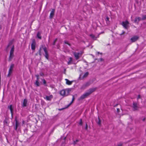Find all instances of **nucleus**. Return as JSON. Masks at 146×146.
I'll list each match as a JSON object with an SVG mask.
<instances>
[{
  "instance_id": "72a5a7b5",
  "label": "nucleus",
  "mask_w": 146,
  "mask_h": 146,
  "mask_svg": "<svg viewBox=\"0 0 146 146\" xmlns=\"http://www.w3.org/2000/svg\"><path fill=\"white\" fill-rule=\"evenodd\" d=\"M57 38H56L54 40L53 43V44H52L53 45H55V42H56L57 40Z\"/></svg>"
},
{
  "instance_id": "c03bdc74",
  "label": "nucleus",
  "mask_w": 146,
  "mask_h": 146,
  "mask_svg": "<svg viewBox=\"0 0 146 146\" xmlns=\"http://www.w3.org/2000/svg\"><path fill=\"white\" fill-rule=\"evenodd\" d=\"M100 60L101 61H102L104 60V59L102 58H100Z\"/></svg>"
},
{
  "instance_id": "ea45409f",
  "label": "nucleus",
  "mask_w": 146,
  "mask_h": 146,
  "mask_svg": "<svg viewBox=\"0 0 146 146\" xmlns=\"http://www.w3.org/2000/svg\"><path fill=\"white\" fill-rule=\"evenodd\" d=\"M117 113H119L120 111L119 109L117 108Z\"/></svg>"
},
{
  "instance_id": "9b49d317",
  "label": "nucleus",
  "mask_w": 146,
  "mask_h": 146,
  "mask_svg": "<svg viewBox=\"0 0 146 146\" xmlns=\"http://www.w3.org/2000/svg\"><path fill=\"white\" fill-rule=\"evenodd\" d=\"M14 56V54L10 53L8 59L9 61H11Z\"/></svg>"
},
{
  "instance_id": "bb28decb",
  "label": "nucleus",
  "mask_w": 146,
  "mask_h": 146,
  "mask_svg": "<svg viewBox=\"0 0 146 146\" xmlns=\"http://www.w3.org/2000/svg\"><path fill=\"white\" fill-rule=\"evenodd\" d=\"M90 36L94 40H96V37H95L94 35L92 34H91L90 35Z\"/></svg>"
},
{
  "instance_id": "b1692460",
  "label": "nucleus",
  "mask_w": 146,
  "mask_h": 146,
  "mask_svg": "<svg viewBox=\"0 0 146 146\" xmlns=\"http://www.w3.org/2000/svg\"><path fill=\"white\" fill-rule=\"evenodd\" d=\"M65 93H66V94H67V96L69 94L70 91V90L69 89H68L66 90H65Z\"/></svg>"
},
{
  "instance_id": "de8ad7c7",
  "label": "nucleus",
  "mask_w": 146,
  "mask_h": 146,
  "mask_svg": "<svg viewBox=\"0 0 146 146\" xmlns=\"http://www.w3.org/2000/svg\"><path fill=\"white\" fill-rule=\"evenodd\" d=\"M66 139V137H64L63 138V140H64V141H65Z\"/></svg>"
},
{
  "instance_id": "e433bc0d",
  "label": "nucleus",
  "mask_w": 146,
  "mask_h": 146,
  "mask_svg": "<svg viewBox=\"0 0 146 146\" xmlns=\"http://www.w3.org/2000/svg\"><path fill=\"white\" fill-rule=\"evenodd\" d=\"M109 17H106V21L107 22V21H109Z\"/></svg>"
},
{
  "instance_id": "412c9836",
  "label": "nucleus",
  "mask_w": 146,
  "mask_h": 146,
  "mask_svg": "<svg viewBox=\"0 0 146 146\" xmlns=\"http://www.w3.org/2000/svg\"><path fill=\"white\" fill-rule=\"evenodd\" d=\"M37 36L38 38H39L40 39H41V36H40V32H38L37 34Z\"/></svg>"
},
{
  "instance_id": "dca6fc26",
  "label": "nucleus",
  "mask_w": 146,
  "mask_h": 146,
  "mask_svg": "<svg viewBox=\"0 0 146 146\" xmlns=\"http://www.w3.org/2000/svg\"><path fill=\"white\" fill-rule=\"evenodd\" d=\"M52 96L50 95V96H46L45 97V99L47 100L50 101L51 99L52 98Z\"/></svg>"
},
{
  "instance_id": "aec40b11",
  "label": "nucleus",
  "mask_w": 146,
  "mask_h": 146,
  "mask_svg": "<svg viewBox=\"0 0 146 146\" xmlns=\"http://www.w3.org/2000/svg\"><path fill=\"white\" fill-rule=\"evenodd\" d=\"M13 41L11 40L10 41L7 46V48H8L11 45L13 44Z\"/></svg>"
},
{
  "instance_id": "79ce46f5",
  "label": "nucleus",
  "mask_w": 146,
  "mask_h": 146,
  "mask_svg": "<svg viewBox=\"0 0 146 146\" xmlns=\"http://www.w3.org/2000/svg\"><path fill=\"white\" fill-rule=\"evenodd\" d=\"M40 76H43L44 74L42 73H40Z\"/></svg>"
},
{
  "instance_id": "a878e982",
  "label": "nucleus",
  "mask_w": 146,
  "mask_h": 146,
  "mask_svg": "<svg viewBox=\"0 0 146 146\" xmlns=\"http://www.w3.org/2000/svg\"><path fill=\"white\" fill-rule=\"evenodd\" d=\"M15 126L16 127H18L19 124V123H18V122L16 118H15Z\"/></svg>"
},
{
  "instance_id": "49530a36",
  "label": "nucleus",
  "mask_w": 146,
  "mask_h": 146,
  "mask_svg": "<svg viewBox=\"0 0 146 146\" xmlns=\"http://www.w3.org/2000/svg\"><path fill=\"white\" fill-rule=\"evenodd\" d=\"M97 53L98 54H102V53H100V52H97Z\"/></svg>"
},
{
  "instance_id": "09e8293b",
  "label": "nucleus",
  "mask_w": 146,
  "mask_h": 146,
  "mask_svg": "<svg viewBox=\"0 0 146 146\" xmlns=\"http://www.w3.org/2000/svg\"><path fill=\"white\" fill-rule=\"evenodd\" d=\"M118 104H116L114 106V107H116L117 106H118Z\"/></svg>"
},
{
  "instance_id": "2eb2a0df",
  "label": "nucleus",
  "mask_w": 146,
  "mask_h": 146,
  "mask_svg": "<svg viewBox=\"0 0 146 146\" xmlns=\"http://www.w3.org/2000/svg\"><path fill=\"white\" fill-rule=\"evenodd\" d=\"M8 108L10 110L11 113V114L12 115L13 112V109L12 108V105H11L10 106H8Z\"/></svg>"
},
{
  "instance_id": "8fccbe9b",
  "label": "nucleus",
  "mask_w": 146,
  "mask_h": 146,
  "mask_svg": "<svg viewBox=\"0 0 146 146\" xmlns=\"http://www.w3.org/2000/svg\"><path fill=\"white\" fill-rule=\"evenodd\" d=\"M145 120V118H143V121H144Z\"/></svg>"
},
{
  "instance_id": "4c0bfd02",
  "label": "nucleus",
  "mask_w": 146,
  "mask_h": 146,
  "mask_svg": "<svg viewBox=\"0 0 146 146\" xmlns=\"http://www.w3.org/2000/svg\"><path fill=\"white\" fill-rule=\"evenodd\" d=\"M122 144L121 143H119L117 145V146H122Z\"/></svg>"
},
{
  "instance_id": "393cba45",
  "label": "nucleus",
  "mask_w": 146,
  "mask_h": 146,
  "mask_svg": "<svg viewBox=\"0 0 146 146\" xmlns=\"http://www.w3.org/2000/svg\"><path fill=\"white\" fill-rule=\"evenodd\" d=\"M74 100V96L73 95L72 96V101L70 103L69 105H68V107L69 106H70L73 103V102Z\"/></svg>"
},
{
  "instance_id": "423d86ee",
  "label": "nucleus",
  "mask_w": 146,
  "mask_h": 146,
  "mask_svg": "<svg viewBox=\"0 0 146 146\" xmlns=\"http://www.w3.org/2000/svg\"><path fill=\"white\" fill-rule=\"evenodd\" d=\"M129 24V22L127 21H125L123 22L122 25L125 29H127Z\"/></svg>"
},
{
  "instance_id": "c9c22d12",
  "label": "nucleus",
  "mask_w": 146,
  "mask_h": 146,
  "mask_svg": "<svg viewBox=\"0 0 146 146\" xmlns=\"http://www.w3.org/2000/svg\"><path fill=\"white\" fill-rule=\"evenodd\" d=\"M36 76V77L37 80H39V75H35Z\"/></svg>"
},
{
  "instance_id": "c85d7f7f",
  "label": "nucleus",
  "mask_w": 146,
  "mask_h": 146,
  "mask_svg": "<svg viewBox=\"0 0 146 146\" xmlns=\"http://www.w3.org/2000/svg\"><path fill=\"white\" fill-rule=\"evenodd\" d=\"M79 141V140L78 139H76V141H73V144L74 145H75L76 144L77 142H78Z\"/></svg>"
},
{
  "instance_id": "6ab92c4d",
  "label": "nucleus",
  "mask_w": 146,
  "mask_h": 146,
  "mask_svg": "<svg viewBox=\"0 0 146 146\" xmlns=\"http://www.w3.org/2000/svg\"><path fill=\"white\" fill-rule=\"evenodd\" d=\"M141 20V18L140 17H136L135 18V22L136 23L137 22H138L140 20Z\"/></svg>"
},
{
  "instance_id": "9d476101",
  "label": "nucleus",
  "mask_w": 146,
  "mask_h": 146,
  "mask_svg": "<svg viewBox=\"0 0 146 146\" xmlns=\"http://www.w3.org/2000/svg\"><path fill=\"white\" fill-rule=\"evenodd\" d=\"M60 94L61 95L63 96H67V94H66V93H65V90H61L60 92Z\"/></svg>"
},
{
  "instance_id": "7c9ffc66",
  "label": "nucleus",
  "mask_w": 146,
  "mask_h": 146,
  "mask_svg": "<svg viewBox=\"0 0 146 146\" xmlns=\"http://www.w3.org/2000/svg\"><path fill=\"white\" fill-rule=\"evenodd\" d=\"M146 19V15H143L142 16V18L141 19V20H144Z\"/></svg>"
},
{
  "instance_id": "473e14b6",
  "label": "nucleus",
  "mask_w": 146,
  "mask_h": 146,
  "mask_svg": "<svg viewBox=\"0 0 146 146\" xmlns=\"http://www.w3.org/2000/svg\"><path fill=\"white\" fill-rule=\"evenodd\" d=\"M42 81H43V83L44 84V85L45 86H46V80L44 79L42 80Z\"/></svg>"
},
{
  "instance_id": "a211bd4d",
  "label": "nucleus",
  "mask_w": 146,
  "mask_h": 146,
  "mask_svg": "<svg viewBox=\"0 0 146 146\" xmlns=\"http://www.w3.org/2000/svg\"><path fill=\"white\" fill-rule=\"evenodd\" d=\"M96 122L99 125H100L101 124V121L99 117H98V119L96 120Z\"/></svg>"
},
{
  "instance_id": "f704fd0d",
  "label": "nucleus",
  "mask_w": 146,
  "mask_h": 146,
  "mask_svg": "<svg viewBox=\"0 0 146 146\" xmlns=\"http://www.w3.org/2000/svg\"><path fill=\"white\" fill-rule=\"evenodd\" d=\"M64 43H65V44H68V45H69V46H70V44H69V43H68V42L67 41H64Z\"/></svg>"
},
{
  "instance_id": "2f4dec72",
  "label": "nucleus",
  "mask_w": 146,
  "mask_h": 146,
  "mask_svg": "<svg viewBox=\"0 0 146 146\" xmlns=\"http://www.w3.org/2000/svg\"><path fill=\"white\" fill-rule=\"evenodd\" d=\"M79 124L81 125H82V120L81 119L80 120V121L79 123Z\"/></svg>"
},
{
  "instance_id": "a19ab883",
  "label": "nucleus",
  "mask_w": 146,
  "mask_h": 146,
  "mask_svg": "<svg viewBox=\"0 0 146 146\" xmlns=\"http://www.w3.org/2000/svg\"><path fill=\"white\" fill-rule=\"evenodd\" d=\"M124 33H125V32L124 31H123L122 33L120 34V35H122L124 34Z\"/></svg>"
},
{
  "instance_id": "a18cd8bd",
  "label": "nucleus",
  "mask_w": 146,
  "mask_h": 146,
  "mask_svg": "<svg viewBox=\"0 0 146 146\" xmlns=\"http://www.w3.org/2000/svg\"><path fill=\"white\" fill-rule=\"evenodd\" d=\"M17 127L15 126V130H17Z\"/></svg>"
},
{
  "instance_id": "5701e85b",
  "label": "nucleus",
  "mask_w": 146,
  "mask_h": 146,
  "mask_svg": "<svg viewBox=\"0 0 146 146\" xmlns=\"http://www.w3.org/2000/svg\"><path fill=\"white\" fill-rule=\"evenodd\" d=\"M35 84L36 86H40V83L38 82V80H36Z\"/></svg>"
},
{
  "instance_id": "cd10ccee",
  "label": "nucleus",
  "mask_w": 146,
  "mask_h": 146,
  "mask_svg": "<svg viewBox=\"0 0 146 146\" xmlns=\"http://www.w3.org/2000/svg\"><path fill=\"white\" fill-rule=\"evenodd\" d=\"M88 74L89 73L88 72H86L84 74L83 76V77L85 78L88 75Z\"/></svg>"
},
{
  "instance_id": "f257e3e1",
  "label": "nucleus",
  "mask_w": 146,
  "mask_h": 146,
  "mask_svg": "<svg viewBox=\"0 0 146 146\" xmlns=\"http://www.w3.org/2000/svg\"><path fill=\"white\" fill-rule=\"evenodd\" d=\"M97 89V88H90L87 90L86 92H85L79 98L78 100H81L84 99L91 94L93 92L95 91Z\"/></svg>"
},
{
  "instance_id": "f03ea898",
  "label": "nucleus",
  "mask_w": 146,
  "mask_h": 146,
  "mask_svg": "<svg viewBox=\"0 0 146 146\" xmlns=\"http://www.w3.org/2000/svg\"><path fill=\"white\" fill-rule=\"evenodd\" d=\"M73 54L75 57V59L76 60H77L82 56V55L83 54V52L81 51L78 52H73Z\"/></svg>"
},
{
  "instance_id": "6e6552de",
  "label": "nucleus",
  "mask_w": 146,
  "mask_h": 146,
  "mask_svg": "<svg viewBox=\"0 0 146 146\" xmlns=\"http://www.w3.org/2000/svg\"><path fill=\"white\" fill-rule=\"evenodd\" d=\"M27 100L26 99H24L22 104V106L23 107L27 106Z\"/></svg>"
},
{
  "instance_id": "ddd939ff",
  "label": "nucleus",
  "mask_w": 146,
  "mask_h": 146,
  "mask_svg": "<svg viewBox=\"0 0 146 146\" xmlns=\"http://www.w3.org/2000/svg\"><path fill=\"white\" fill-rule=\"evenodd\" d=\"M65 80L66 81V84L68 85H71L73 82V81H70L67 79H66Z\"/></svg>"
},
{
  "instance_id": "39448f33",
  "label": "nucleus",
  "mask_w": 146,
  "mask_h": 146,
  "mask_svg": "<svg viewBox=\"0 0 146 146\" xmlns=\"http://www.w3.org/2000/svg\"><path fill=\"white\" fill-rule=\"evenodd\" d=\"M43 49L45 52V54L44 55L45 57L47 59H48V51L47 50L46 48L45 47H43Z\"/></svg>"
},
{
  "instance_id": "20e7f679",
  "label": "nucleus",
  "mask_w": 146,
  "mask_h": 146,
  "mask_svg": "<svg viewBox=\"0 0 146 146\" xmlns=\"http://www.w3.org/2000/svg\"><path fill=\"white\" fill-rule=\"evenodd\" d=\"M14 66V64H12L11 65V66L10 67V68L9 69V71L8 74L7 75V76L8 77H9L10 76L11 74L13 68Z\"/></svg>"
},
{
  "instance_id": "1a4fd4ad",
  "label": "nucleus",
  "mask_w": 146,
  "mask_h": 146,
  "mask_svg": "<svg viewBox=\"0 0 146 146\" xmlns=\"http://www.w3.org/2000/svg\"><path fill=\"white\" fill-rule=\"evenodd\" d=\"M35 48V40H33L31 44V48L32 50H34Z\"/></svg>"
},
{
  "instance_id": "7ed1b4c3",
  "label": "nucleus",
  "mask_w": 146,
  "mask_h": 146,
  "mask_svg": "<svg viewBox=\"0 0 146 146\" xmlns=\"http://www.w3.org/2000/svg\"><path fill=\"white\" fill-rule=\"evenodd\" d=\"M92 83L90 81H88L84 84L81 86V89H84L86 87H88L90 86Z\"/></svg>"
},
{
  "instance_id": "4be33fe9",
  "label": "nucleus",
  "mask_w": 146,
  "mask_h": 146,
  "mask_svg": "<svg viewBox=\"0 0 146 146\" xmlns=\"http://www.w3.org/2000/svg\"><path fill=\"white\" fill-rule=\"evenodd\" d=\"M72 58L71 57H70L69 60L68 62V65L70 64H72Z\"/></svg>"
},
{
  "instance_id": "f3484780",
  "label": "nucleus",
  "mask_w": 146,
  "mask_h": 146,
  "mask_svg": "<svg viewBox=\"0 0 146 146\" xmlns=\"http://www.w3.org/2000/svg\"><path fill=\"white\" fill-rule=\"evenodd\" d=\"M14 49H15L14 46V45H13L12 46L10 50V53L14 54Z\"/></svg>"
},
{
  "instance_id": "c756f323",
  "label": "nucleus",
  "mask_w": 146,
  "mask_h": 146,
  "mask_svg": "<svg viewBox=\"0 0 146 146\" xmlns=\"http://www.w3.org/2000/svg\"><path fill=\"white\" fill-rule=\"evenodd\" d=\"M43 48L42 47H40L39 50V54L40 56H41V50H42V49Z\"/></svg>"
},
{
  "instance_id": "37998d69",
  "label": "nucleus",
  "mask_w": 146,
  "mask_h": 146,
  "mask_svg": "<svg viewBox=\"0 0 146 146\" xmlns=\"http://www.w3.org/2000/svg\"><path fill=\"white\" fill-rule=\"evenodd\" d=\"M140 98V95H139L138 96V97H137V99H139V98Z\"/></svg>"
},
{
  "instance_id": "0eeeda50",
  "label": "nucleus",
  "mask_w": 146,
  "mask_h": 146,
  "mask_svg": "<svg viewBox=\"0 0 146 146\" xmlns=\"http://www.w3.org/2000/svg\"><path fill=\"white\" fill-rule=\"evenodd\" d=\"M139 38V37L137 36H135L131 38V42H132L137 41Z\"/></svg>"
},
{
  "instance_id": "f8f14e48",
  "label": "nucleus",
  "mask_w": 146,
  "mask_h": 146,
  "mask_svg": "<svg viewBox=\"0 0 146 146\" xmlns=\"http://www.w3.org/2000/svg\"><path fill=\"white\" fill-rule=\"evenodd\" d=\"M133 108L134 110H135L137 109L138 107L137 106V104L136 103H133Z\"/></svg>"
},
{
  "instance_id": "4468645a",
  "label": "nucleus",
  "mask_w": 146,
  "mask_h": 146,
  "mask_svg": "<svg viewBox=\"0 0 146 146\" xmlns=\"http://www.w3.org/2000/svg\"><path fill=\"white\" fill-rule=\"evenodd\" d=\"M54 11L55 10L54 9H52L50 14V18H52L53 17L54 14Z\"/></svg>"
},
{
  "instance_id": "58836bf2",
  "label": "nucleus",
  "mask_w": 146,
  "mask_h": 146,
  "mask_svg": "<svg viewBox=\"0 0 146 146\" xmlns=\"http://www.w3.org/2000/svg\"><path fill=\"white\" fill-rule=\"evenodd\" d=\"M87 128H88L87 125V123H86V127H85V129L86 130H87Z\"/></svg>"
}]
</instances>
